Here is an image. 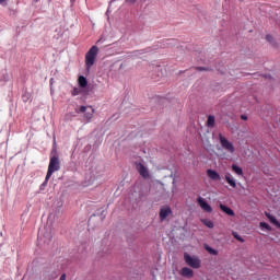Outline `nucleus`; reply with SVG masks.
I'll return each instance as SVG.
<instances>
[{
	"label": "nucleus",
	"instance_id": "f257e3e1",
	"mask_svg": "<svg viewBox=\"0 0 280 280\" xmlns=\"http://www.w3.org/2000/svg\"><path fill=\"white\" fill-rule=\"evenodd\" d=\"M219 141H220L221 148H223V150H225V152L228 153L225 159H231V156H235L236 149L233 142L226 139V137H224L222 133L219 135Z\"/></svg>",
	"mask_w": 280,
	"mask_h": 280
},
{
	"label": "nucleus",
	"instance_id": "f03ea898",
	"mask_svg": "<svg viewBox=\"0 0 280 280\" xmlns=\"http://www.w3.org/2000/svg\"><path fill=\"white\" fill-rule=\"evenodd\" d=\"M97 54H100V48H97V46H92L85 54V67L88 71H91V67L95 65L97 60Z\"/></svg>",
	"mask_w": 280,
	"mask_h": 280
},
{
	"label": "nucleus",
	"instance_id": "7ed1b4c3",
	"mask_svg": "<svg viewBox=\"0 0 280 280\" xmlns=\"http://www.w3.org/2000/svg\"><path fill=\"white\" fill-rule=\"evenodd\" d=\"M184 261L187 264V266H189L190 268H194L195 270L202 268V260H200L198 256L184 254Z\"/></svg>",
	"mask_w": 280,
	"mask_h": 280
},
{
	"label": "nucleus",
	"instance_id": "20e7f679",
	"mask_svg": "<svg viewBox=\"0 0 280 280\" xmlns=\"http://www.w3.org/2000/svg\"><path fill=\"white\" fill-rule=\"evenodd\" d=\"M58 170H60V160H58V156H52L48 165L46 180H49L54 175V172H58Z\"/></svg>",
	"mask_w": 280,
	"mask_h": 280
},
{
	"label": "nucleus",
	"instance_id": "39448f33",
	"mask_svg": "<svg viewBox=\"0 0 280 280\" xmlns=\"http://www.w3.org/2000/svg\"><path fill=\"white\" fill-rule=\"evenodd\" d=\"M79 113H83L84 119H86V121H91L95 115V108H93V106H81Z\"/></svg>",
	"mask_w": 280,
	"mask_h": 280
},
{
	"label": "nucleus",
	"instance_id": "423d86ee",
	"mask_svg": "<svg viewBox=\"0 0 280 280\" xmlns=\"http://www.w3.org/2000/svg\"><path fill=\"white\" fill-rule=\"evenodd\" d=\"M197 202H198L200 209H202V211H205V213H213V208L211 207L209 201H207V199H205L203 197H198Z\"/></svg>",
	"mask_w": 280,
	"mask_h": 280
},
{
	"label": "nucleus",
	"instance_id": "0eeeda50",
	"mask_svg": "<svg viewBox=\"0 0 280 280\" xmlns=\"http://www.w3.org/2000/svg\"><path fill=\"white\" fill-rule=\"evenodd\" d=\"M172 215V208L170 206H164L160 210V219L167 220Z\"/></svg>",
	"mask_w": 280,
	"mask_h": 280
},
{
	"label": "nucleus",
	"instance_id": "6e6552de",
	"mask_svg": "<svg viewBox=\"0 0 280 280\" xmlns=\"http://www.w3.org/2000/svg\"><path fill=\"white\" fill-rule=\"evenodd\" d=\"M137 170L142 178H150V171L142 163L137 164Z\"/></svg>",
	"mask_w": 280,
	"mask_h": 280
},
{
	"label": "nucleus",
	"instance_id": "1a4fd4ad",
	"mask_svg": "<svg viewBox=\"0 0 280 280\" xmlns=\"http://www.w3.org/2000/svg\"><path fill=\"white\" fill-rule=\"evenodd\" d=\"M179 275L182 277H185L186 279H194V269H191L189 267H184V268H182Z\"/></svg>",
	"mask_w": 280,
	"mask_h": 280
},
{
	"label": "nucleus",
	"instance_id": "9d476101",
	"mask_svg": "<svg viewBox=\"0 0 280 280\" xmlns=\"http://www.w3.org/2000/svg\"><path fill=\"white\" fill-rule=\"evenodd\" d=\"M207 175H208L210 180H222V177L220 176V173H218L214 170L209 168L207 171Z\"/></svg>",
	"mask_w": 280,
	"mask_h": 280
},
{
	"label": "nucleus",
	"instance_id": "9b49d317",
	"mask_svg": "<svg viewBox=\"0 0 280 280\" xmlns=\"http://www.w3.org/2000/svg\"><path fill=\"white\" fill-rule=\"evenodd\" d=\"M224 178L226 183L230 185V187H233V189L237 187V182L235 180V177H233L231 173H225Z\"/></svg>",
	"mask_w": 280,
	"mask_h": 280
},
{
	"label": "nucleus",
	"instance_id": "f8f14e48",
	"mask_svg": "<svg viewBox=\"0 0 280 280\" xmlns=\"http://www.w3.org/2000/svg\"><path fill=\"white\" fill-rule=\"evenodd\" d=\"M232 172L236 174V176H244V170L237 164H232Z\"/></svg>",
	"mask_w": 280,
	"mask_h": 280
},
{
	"label": "nucleus",
	"instance_id": "ddd939ff",
	"mask_svg": "<svg viewBox=\"0 0 280 280\" xmlns=\"http://www.w3.org/2000/svg\"><path fill=\"white\" fill-rule=\"evenodd\" d=\"M266 217L268 218V220L271 222V224H273L275 226H277V229H280V222L279 220H277V218H275V215L270 214V213H266Z\"/></svg>",
	"mask_w": 280,
	"mask_h": 280
},
{
	"label": "nucleus",
	"instance_id": "4468645a",
	"mask_svg": "<svg viewBox=\"0 0 280 280\" xmlns=\"http://www.w3.org/2000/svg\"><path fill=\"white\" fill-rule=\"evenodd\" d=\"M220 209L221 211H223L224 213H226L228 215H235V212L233 211V209L226 207L223 203H220Z\"/></svg>",
	"mask_w": 280,
	"mask_h": 280
},
{
	"label": "nucleus",
	"instance_id": "2eb2a0df",
	"mask_svg": "<svg viewBox=\"0 0 280 280\" xmlns=\"http://www.w3.org/2000/svg\"><path fill=\"white\" fill-rule=\"evenodd\" d=\"M79 86H81V89H86L89 81L84 78V77H79Z\"/></svg>",
	"mask_w": 280,
	"mask_h": 280
},
{
	"label": "nucleus",
	"instance_id": "dca6fc26",
	"mask_svg": "<svg viewBox=\"0 0 280 280\" xmlns=\"http://www.w3.org/2000/svg\"><path fill=\"white\" fill-rule=\"evenodd\" d=\"M200 222H202V224H205V226H207L208 229H213L214 226L213 221H211L210 219H201Z\"/></svg>",
	"mask_w": 280,
	"mask_h": 280
},
{
	"label": "nucleus",
	"instance_id": "f3484780",
	"mask_svg": "<svg viewBox=\"0 0 280 280\" xmlns=\"http://www.w3.org/2000/svg\"><path fill=\"white\" fill-rule=\"evenodd\" d=\"M207 124L209 128H213V126H215V116H209Z\"/></svg>",
	"mask_w": 280,
	"mask_h": 280
},
{
	"label": "nucleus",
	"instance_id": "a211bd4d",
	"mask_svg": "<svg viewBox=\"0 0 280 280\" xmlns=\"http://www.w3.org/2000/svg\"><path fill=\"white\" fill-rule=\"evenodd\" d=\"M260 229L261 231H272V228L266 222H260Z\"/></svg>",
	"mask_w": 280,
	"mask_h": 280
},
{
	"label": "nucleus",
	"instance_id": "6ab92c4d",
	"mask_svg": "<svg viewBox=\"0 0 280 280\" xmlns=\"http://www.w3.org/2000/svg\"><path fill=\"white\" fill-rule=\"evenodd\" d=\"M203 148H211V141L209 137L202 138Z\"/></svg>",
	"mask_w": 280,
	"mask_h": 280
},
{
	"label": "nucleus",
	"instance_id": "aec40b11",
	"mask_svg": "<svg viewBox=\"0 0 280 280\" xmlns=\"http://www.w3.org/2000/svg\"><path fill=\"white\" fill-rule=\"evenodd\" d=\"M205 248L207 252L210 253V255H218V250L213 249V247H211L209 245H205Z\"/></svg>",
	"mask_w": 280,
	"mask_h": 280
},
{
	"label": "nucleus",
	"instance_id": "412c9836",
	"mask_svg": "<svg viewBox=\"0 0 280 280\" xmlns=\"http://www.w3.org/2000/svg\"><path fill=\"white\" fill-rule=\"evenodd\" d=\"M95 178H97V172L92 171V172L90 173V180L93 182V180H95Z\"/></svg>",
	"mask_w": 280,
	"mask_h": 280
},
{
	"label": "nucleus",
	"instance_id": "4be33fe9",
	"mask_svg": "<svg viewBox=\"0 0 280 280\" xmlns=\"http://www.w3.org/2000/svg\"><path fill=\"white\" fill-rule=\"evenodd\" d=\"M233 237H235V240H238V242H244V238H242V236H240L237 232H233Z\"/></svg>",
	"mask_w": 280,
	"mask_h": 280
},
{
	"label": "nucleus",
	"instance_id": "5701e85b",
	"mask_svg": "<svg viewBox=\"0 0 280 280\" xmlns=\"http://www.w3.org/2000/svg\"><path fill=\"white\" fill-rule=\"evenodd\" d=\"M80 93H82V91L78 88H74L73 91H72V95L75 96V95H80Z\"/></svg>",
	"mask_w": 280,
	"mask_h": 280
},
{
	"label": "nucleus",
	"instance_id": "b1692460",
	"mask_svg": "<svg viewBox=\"0 0 280 280\" xmlns=\"http://www.w3.org/2000/svg\"><path fill=\"white\" fill-rule=\"evenodd\" d=\"M0 5H8V0H0Z\"/></svg>",
	"mask_w": 280,
	"mask_h": 280
},
{
	"label": "nucleus",
	"instance_id": "393cba45",
	"mask_svg": "<svg viewBox=\"0 0 280 280\" xmlns=\"http://www.w3.org/2000/svg\"><path fill=\"white\" fill-rule=\"evenodd\" d=\"M137 0H126V3H129L130 5L135 4Z\"/></svg>",
	"mask_w": 280,
	"mask_h": 280
},
{
	"label": "nucleus",
	"instance_id": "a878e982",
	"mask_svg": "<svg viewBox=\"0 0 280 280\" xmlns=\"http://www.w3.org/2000/svg\"><path fill=\"white\" fill-rule=\"evenodd\" d=\"M59 280H67V275H62Z\"/></svg>",
	"mask_w": 280,
	"mask_h": 280
},
{
	"label": "nucleus",
	"instance_id": "bb28decb",
	"mask_svg": "<svg viewBox=\"0 0 280 280\" xmlns=\"http://www.w3.org/2000/svg\"><path fill=\"white\" fill-rule=\"evenodd\" d=\"M242 119L246 120V119H248V116L243 115V116H242Z\"/></svg>",
	"mask_w": 280,
	"mask_h": 280
}]
</instances>
